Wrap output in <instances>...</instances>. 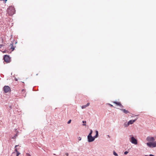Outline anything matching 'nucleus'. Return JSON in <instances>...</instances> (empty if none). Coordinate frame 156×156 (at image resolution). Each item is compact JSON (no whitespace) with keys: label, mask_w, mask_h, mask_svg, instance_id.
<instances>
[{"label":"nucleus","mask_w":156,"mask_h":156,"mask_svg":"<svg viewBox=\"0 0 156 156\" xmlns=\"http://www.w3.org/2000/svg\"><path fill=\"white\" fill-rule=\"evenodd\" d=\"M7 12L10 16H12L15 13V9L12 7H9L7 10Z\"/></svg>","instance_id":"f257e3e1"},{"label":"nucleus","mask_w":156,"mask_h":156,"mask_svg":"<svg viewBox=\"0 0 156 156\" xmlns=\"http://www.w3.org/2000/svg\"><path fill=\"white\" fill-rule=\"evenodd\" d=\"M146 144L147 146L150 147H156V141H154L153 142H147Z\"/></svg>","instance_id":"f03ea898"},{"label":"nucleus","mask_w":156,"mask_h":156,"mask_svg":"<svg viewBox=\"0 0 156 156\" xmlns=\"http://www.w3.org/2000/svg\"><path fill=\"white\" fill-rule=\"evenodd\" d=\"M130 136H131L130 138V141L132 144H134L135 145H136L137 144V141L136 139L133 136V135H130Z\"/></svg>","instance_id":"7ed1b4c3"},{"label":"nucleus","mask_w":156,"mask_h":156,"mask_svg":"<svg viewBox=\"0 0 156 156\" xmlns=\"http://www.w3.org/2000/svg\"><path fill=\"white\" fill-rule=\"evenodd\" d=\"M3 90L5 93H7L11 91V88L9 86H5L3 88Z\"/></svg>","instance_id":"20e7f679"},{"label":"nucleus","mask_w":156,"mask_h":156,"mask_svg":"<svg viewBox=\"0 0 156 156\" xmlns=\"http://www.w3.org/2000/svg\"><path fill=\"white\" fill-rule=\"evenodd\" d=\"M95 139L94 136H92L88 135L87 139L88 141L89 142L93 141Z\"/></svg>","instance_id":"39448f33"},{"label":"nucleus","mask_w":156,"mask_h":156,"mask_svg":"<svg viewBox=\"0 0 156 156\" xmlns=\"http://www.w3.org/2000/svg\"><path fill=\"white\" fill-rule=\"evenodd\" d=\"M4 61L7 63H8L10 62V58L9 56L7 55H5L4 58Z\"/></svg>","instance_id":"423d86ee"},{"label":"nucleus","mask_w":156,"mask_h":156,"mask_svg":"<svg viewBox=\"0 0 156 156\" xmlns=\"http://www.w3.org/2000/svg\"><path fill=\"white\" fill-rule=\"evenodd\" d=\"M146 140L147 141L151 142L154 141L155 139L154 137L151 136H148L146 139Z\"/></svg>","instance_id":"0eeeda50"},{"label":"nucleus","mask_w":156,"mask_h":156,"mask_svg":"<svg viewBox=\"0 0 156 156\" xmlns=\"http://www.w3.org/2000/svg\"><path fill=\"white\" fill-rule=\"evenodd\" d=\"M113 103L116 104L117 105H119L120 106L121 108H123V106L119 102H117L116 101H114L113 102Z\"/></svg>","instance_id":"6e6552de"},{"label":"nucleus","mask_w":156,"mask_h":156,"mask_svg":"<svg viewBox=\"0 0 156 156\" xmlns=\"http://www.w3.org/2000/svg\"><path fill=\"white\" fill-rule=\"evenodd\" d=\"M119 109L122 111L124 113H125L126 114H127L128 113H129V112L127 110H126L125 109H123L122 108H120Z\"/></svg>","instance_id":"1a4fd4ad"},{"label":"nucleus","mask_w":156,"mask_h":156,"mask_svg":"<svg viewBox=\"0 0 156 156\" xmlns=\"http://www.w3.org/2000/svg\"><path fill=\"white\" fill-rule=\"evenodd\" d=\"M136 119H135L134 120H129L128 122V123L129 125L130 124H133L134 122L136 120Z\"/></svg>","instance_id":"9d476101"},{"label":"nucleus","mask_w":156,"mask_h":156,"mask_svg":"<svg viewBox=\"0 0 156 156\" xmlns=\"http://www.w3.org/2000/svg\"><path fill=\"white\" fill-rule=\"evenodd\" d=\"M90 105V103H88L86 105H83L82 107H81V108H82V109H84V108H85L86 107H87V106H88Z\"/></svg>","instance_id":"9b49d317"},{"label":"nucleus","mask_w":156,"mask_h":156,"mask_svg":"<svg viewBox=\"0 0 156 156\" xmlns=\"http://www.w3.org/2000/svg\"><path fill=\"white\" fill-rule=\"evenodd\" d=\"M95 132H96V135L95 136H94V138H96L97 137H98V131L97 130H96L95 131Z\"/></svg>","instance_id":"f8f14e48"},{"label":"nucleus","mask_w":156,"mask_h":156,"mask_svg":"<svg viewBox=\"0 0 156 156\" xmlns=\"http://www.w3.org/2000/svg\"><path fill=\"white\" fill-rule=\"evenodd\" d=\"M129 125L128 122H126L124 124V126L125 127H127Z\"/></svg>","instance_id":"ddd939ff"},{"label":"nucleus","mask_w":156,"mask_h":156,"mask_svg":"<svg viewBox=\"0 0 156 156\" xmlns=\"http://www.w3.org/2000/svg\"><path fill=\"white\" fill-rule=\"evenodd\" d=\"M13 44H11L10 45V46H11V49H12V51H13L14 49V48L13 47Z\"/></svg>","instance_id":"4468645a"},{"label":"nucleus","mask_w":156,"mask_h":156,"mask_svg":"<svg viewBox=\"0 0 156 156\" xmlns=\"http://www.w3.org/2000/svg\"><path fill=\"white\" fill-rule=\"evenodd\" d=\"M26 90L24 89H22L21 90V93L22 94H24V95H25L26 94H25V93Z\"/></svg>","instance_id":"2eb2a0df"},{"label":"nucleus","mask_w":156,"mask_h":156,"mask_svg":"<svg viewBox=\"0 0 156 156\" xmlns=\"http://www.w3.org/2000/svg\"><path fill=\"white\" fill-rule=\"evenodd\" d=\"M17 136V133H16V134L12 138L13 139H15L16 138Z\"/></svg>","instance_id":"dca6fc26"},{"label":"nucleus","mask_w":156,"mask_h":156,"mask_svg":"<svg viewBox=\"0 0 156 156\" xmlns=\"http://www.w3.org/2000/svg\"><path fill=\"white\" fill-rule=\"evenodd\" d=\"M113 154L114 155H115V156H118V154L116 153L115 151H113Z\"/></svg>","instance_id":"f3484780"},{"label":"nucleus","mask_w":156,"mask_h":156,"mask_svg":"<svg viewBox=\"0 0 156 156\" xmlns=\"http://www.w3.org/2000/svg\"><path fill=\"white\" fill-rule=\"evenodd\" d=\"M92 129H90V133H89V135H90V136H92Z\"/></svg>","instance_id":"a211bd4d"},{"label":"nucleus","mask_w":156,"mask_h":156,"mask_svg":"<svg viewBox=\"0 0 156 156\" xmlns=\"http://www.w3.org/2000/svg\"><path fill=\"white\" fill-rule=\"evenodd\" d=\"M82 122L83 123V126H86V121H83Z\"/></svg>","instance_id":"6ab92c4d"},{"label":"nucleus","mask_w":156,"mask_h":156,"mask_svg":"<svg viewBox=\"0 0 156 156\" xmlns=\"http://www.w3.org/2000/svg\"><path fill=\"white\" fill-rule=\"evenodd\" d=\"M106 104L109 105V106H110L111 107H113V106L112 105H111V104H110L107 103V104Z\"/></svg>","instance_id":"aec40b11"},{"label":"nucleus","mask_w":156,"mask_h":156,"mask_svg":"<svg viewBox=\"0 0 156 156\" xmlns=\"http://www.w3.org/2000/svg\"><path fill=\"white\" fill-rule=\"evenodd\" d=\"M26 156H31V155L30 154L27 153L26 154Z\"/></svg>","instance_id":"412c9836"},{"label":"nucleus","mask_w":156,"mask_h":156,"mask_svg":"<svg viewBox=\"0 0 156 156\" xmlns=\"http://www.w3.org/2000/svg\"><path fill=\"white\" fill-rule=\"evenodd\" d=\"M20 154V153L19 151L16 152V156H18Z\"/></svg>","instance_id":"4be33fe9"},{"label":"nucleus","mask_w":156,"mask_h":156,"mask_svg":"<svg viewBox=\"0 0 156 156\" xmlns=\"http://www.w3.org/2000/svg\"><path fill=\"white\" fill-rule=\"evenodd\" d=\"M128 153V152L127 151H125L124 153L125 154H127Z\"/></svg>","instance_id":"5701e85b"},{"label":"nucleus","mask_w":156,"mask_h":156,"mask_svg":"<svg viewBox=\"0 0 156 156\" xmlns=\"http://www.w3.org/2000/svg\"><path fill=\"white\" fill-rule=\"evenodd\" d=\"M71 120H69L68 122H67V123L68 124H69L71 122Z\"/></svg>","instance_id":"b1692460"},{"label":"nucleus","mask_w":156,"mask_h":156,"mask_svg":"<svg viewBox=\"0 0 156 156\" xmlns=\"http://www.w3.org/2000/svg\"><path fill=\"white\" fill-rule=\"evenodd\" d=\"M15 152H16H16H18V151H17V148H15Z\"/></svg>","instance_id":"393cba45"},{"label":"nucleus","mask_w":156,"mask_h":156,"mask_svg":"<svg viewBox=\"0 0 156 156\" xmlns=\"http://www.w3.org/2000/svg\"><path fill=\"white\" fill-rule=\"evenodd\" d=\"M78 139L79 140H80L81 139V138L80 137H78Z\"/></svg>","instance_id":"a878e982"},{"label":"nucleus","mask_w":156,"mask_h":156,"mask_svg":"<svg viewBox=\"0 0 156 156\" xmlns=\"http://www.w3.org/2000/svg\"><path fill=\"white\" fill-rule=\"evenodd\" d=\"M9 108H10V109H12V108L11 105H10L9 106Z\"/></svg>","instance_id":"bb28decb"},{"label":"nucleus","mask_w":156,"mask_h":156,"mask_svg":"<svg viewBox=\"0 0 156 156\" xmlns=\"http://www.w3.org/2000/svg\"><path fill=\"white\" fill-rule=\"evenodd\" d=\"M3 46V44H0V48L2 47V46Z\"/></svg>","instance_id":"cd10ccee"},{"label":"nucleus","mask_w":156,"mask_h":156,"mask_svg":"<svg viewBox=\"0 0 156 156\" xmlns=\"http://www.w3.org/2000/svg\"><path fill=\"white\" fill-rule=\"evenodd\" d=\"M66 155L67 156H68V155H69V154H68V153H66Z\"/></svg>","instance_id":"c85d7f7f"},{"label":"nucleus","mask_w":156,"mask_h":156,"mask_svg":"<svg viewBox=\"0 0 156 156\" xmlns=\"http://www.w3.org/2000/svg\"><path fill=\"white\" fill-rule=\"evenodd\" d=\"M18 145H16L15 146V148H16V147H18Z\"/></svg>","instance_id":"c756f323"},{"label":"nucleus","mask_w":156,"mask_h":156,"mask_svg":"<svg viewBox=\"0 0 156 156\" xmlns=\"http://www.w3.org/2000/svg\"><path fill=\"white\" fill-rule=\"evenodd\" d=\"M15 80H16V81H17V80L16 79V78H15Z\"/></svg>","instance_id":"7c9ffc66"},{"label":"nucleus","mask_w":156,"mask_h":156,"mask_svg":"<svg viewBox=\"0 0 156 156\" xmlns=\"http://www.w3.org/2000/svg\"><path fill=\"white\" fill-rule=\"evenodd\" d=\"M5 1H6L7 0H4Z\"/></svg>","instance_id":"2f4dec72"},{"label":"nucleus","mask_w":156,"mask_h":156,"mask_svg":"<svg viewBox=\"0 0 156 156\" xmlns=\"http://www.w3.org/2000/svg\"><path fill=\"white\" fill-rule=\"evenodd\" d=\"M23 96L25 97V95H23Z\"/></svg>","instance_id":"473e14b6"},{"label":"nucleus","mask_w":156,"mask_h":156,"mask_svg":"<svg viewBox=\"0 0 156 156\" xmlns=\"http://www.w3.org/2000/svg\"><path fill=\"white\" fill-rule=\"evenodd\" d=\"M145 156H148L147 155H145Z\"/></svg>","instance_id":"72a5a7b5"}]
</instances>
